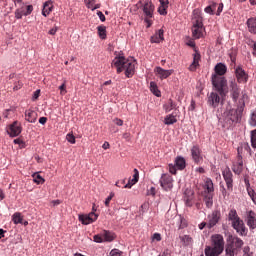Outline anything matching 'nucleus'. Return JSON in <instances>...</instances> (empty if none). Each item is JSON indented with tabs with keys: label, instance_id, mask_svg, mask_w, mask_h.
<instances>
[{
	"label": "nucleus",
	"instance_id": "obj_21",
	"mask_svg": "<svg viewBox=\"0 0 256 256\" xmlns=\"http://www.w3.org/2000/svg\"><path fill=\"white\" fill-rule=\"evenodd\" d=\"M247 225L249 229H256V214L253 211H250L246 218Z\"/></svg>",
	"mask_w": 256,
	"mask_h": 256
},
{
	"label": "nucleus",
	"instance_id": "obj_60",
	"mask_svg": "<svg viewBox=\"0 0 256 256\" xmlns=\"http://www.w3.org/2000/svg\"><path fill=\"white\" fill-rule=\"evenodd\" d=\"M97 15H98L100 21H102V23H104V21H105V15L103 14V12L98 11V12H97Z\"/></svg>",
	"mask_w": 256,
	"mask_h": 256
},
{
	"label": "nucleus",
	"instance_id": "obj_62",
	"mask_svg": "<svg viewBox=\"0 0 256 256\" xmlns=\"http://www.w3.org/2000/svg\"><path fill=\"white\" fill-rule=\"evenodd\" d=\"M39 123L40 125H45V123H47V117H40Z\"/></svg>",
	"mask_w": 256,
	"mask_h": 256
},
{
	"label": "nucleus",
	"instance_id": "obj_10",
	"mask_svg": "<svg viewBox=\"0 0 256 256\" xmlns=\"http://www.w3.org/2000/svg\"><path fill=\"white\" fill-rule=\"evenodd\" d=\"M154 73L158 79H161V81H163L164 79H168V77H171V75H173L174 73V70H165L160 66H156L154 69Z\"/></svg>",
	"mask_w": 256,
	"mask_h": 256
},
{
	"label": "nucleus",
	"instance_id": "obj_49",
	"mask_svg": "<svg viewBox=\"0 0 256 256\" xmlns=\"http://www.w3.org/2000/svg\"><path fill=\"white\" fill-rule=\"evenodd\" d=\"M185 227H187V220L180 216L179 229H185Z\"/></svg>",
	"mask_w": 256,
	"mask_h": 256
},
{
	"label": "nucleus",
	"instance_id": "obj_18",
	"mask_svg": "<svg viewBox=\"0 0 256 256\" xmlns=\"http://www.w3.org/2000/svg\"><path fill=\"white\" fill-rule=\"evenodd\" d=\"M232 171L235 175H241L243 173V157L241 155H238L237 161L233 163Z\"/></svg>",
	"mask_w": 256,
	"mask_h": 256
},
{
	"label": "nucleus",
	"instance_id": "obj_51",
	"mask_svg": "<svg viewBox=\"0 0 256 256\" xmlns=\"http://www.w3.org/2000/svg\"><path fill=\"white\" fill-rule=\"evenodd\" d=\"M33 13V5H28L26 11H24V16L27 17Z\"/></svg>",
	"mask_w": 256,
	"mask_h": 256
},
{
	"label": "nucleus",
	"instance_id": "obj_52",
	"mask_svg": "<svg viewBox=\"0 0 256 256\" xmlns=\"http://www.w3.org/2000/svg\"><path fill=\"white\" fill-rule=\"evenodd\" d=\"M123 255V252H121L119 249H112L110 251V256H121Z\"/></svg>",
	"mask_w": 256,
	"mask_h": 256
},
{
	"label": "nucleus",
	"instance_id": "obj_61",
	"mask_svg": "<svg viewBox=\"0 0 256 256\" xmlns=\"http://www.w3.org/2000/svg\"><path fill=\"white\" fill-rule=\"evenodd\" d=\"M205 13H208L209 15H213L215 12L212 10L211 6H207L204 9Z\"/></svg>",
	"mask_w": 256,
	"mask_h": 256
},
{
	"label": "nucleus",
	"instance_id": "obj_15",
	"mask_svg": "<svg viewBox=\"0 0 256 256\" xmlns=\"http://www.w3.org/2000/svg\"><path fill=\"white\" fill-rule=\"evenodd\" d=\"M98 215L95 212H91L86 215H79V221L82 222V225H91L94 221H97Z\"/></svg>",
	"mask_w": 256,
	"mask_h": 256
},
{
	"label": "nucleus",
	"instance_id": "obj_40",
	"mask_svg": "<svg viewBox=\"0 0 256 256\" xmlns=\"http://www.w3.org/2000/svg\"><path fill=\"white\" fill-rule=\"evenodd\" d=\"M248 123L251 127H256V109L250 113V119Z\"/></svg>",
	"mask_w": 256,
	"mask_h": 256
},
{
	"label": "nucleus",
	"instance_id": "obj_3",
	"mask_svg": "<svg viewBox=\"0 0 256 256\" xmlns=\"http://www.w3.org/2000/svg\"><path fill=\"white\" fill-rule=\"evenodd\" d=\"M227 244L225 247V256H235L239 251H241V247H243L244 242L241 238L237 236H233L231 234L228 235Z\"/></svg>",
	"mask_w": 256,
	"mask_h": 256
},
{
	"label": "nucleus",
	"instance_id": "obj_36",
	"mask_svg": "<svg viewBox=\"0 0 256 256\" xmlns=\"http://www.w3.org/2000/svg\"><path fill=\"white\" fill-rule=\"evenodd\" d=\"M97 30L100 39H107V27L100 25L97 27Z\"/></svg>",
	"mask_w": 256,
	"mask_h": 256
},
{
	"label": "nucleus",
	"instance_id": "obj_30",
	"mask_svg": "<svg viewBox=\"0 0 256 256\" xmlns=\"http://www.w3.org/2000/svg\"><path fill=\"white\" fill-rule=\"evenodd\" d=\"M228 220L233 223H236L237 221H240L241 218H239V215H237V210L231 209L228 213Z\"/></svg>",
	"mask_w": 256,
	"mask_h": 256
},
{
	"label": "nucleus",
	"instance_id": "obj_7",
	"mask_svg": "<svg viewBox=\"0 0 256 256\" xmlns=\"http://www.w3.org/2000/svg\"><path fill=\"white\" fill-rule=\"evenodd\" d=\"M212 247L216 249V251H220L223 253L225 249V240L223 239V235L214 234L211 236Z\"/></svg>",
	"mask_w": 256,
	"mask_h": 256
},
{
	"label": "nucleus",
	"instance_id": "obj_23",
	"mask_svg": "<svg viewBox=\"0 0 256 256\" xmlns=\"http://www.w3.org/2000/svg\"><path fill=\"white\" fill-rule=\"evenodd\" d=\"M25 119L28 123H36L37 121V112L35 110H26Z\"/></svg>",
	"mask_w": 256,
	"mask_h": 256
},
{
	"label": "nucleus",
	"instance_id": "obj_11",
	"mask_svg": "<svg viewBox=\"0 0 256 256\" xmlns=\"http://www.w3.org/2000/svg\"><path fill=\"white\" fill-rule=\"evenodd\" d=\"M232 227L233 229H235L238 235H241V237H247V233L249 231L247 230V227H245V223L243 222V220L240 219L236 222H233Z\"/></svg>",
	"mask_w": 256,
	"mask_h": 256
},
{
	"label": "nucleus",
	"instance_id": "obj_26",
	"mask_svg": "<svg viewBox=\"0 0 256 256\" xmlns=\"http://www.w3.org/2000/svg\"><path fill=\"white\" fill-rule=\"evenodd\" d=\"M51 11H53V1L48 0L43 5L42 15L44 17H47V15H49V13H51Z\"/></svg>",
	"mask_w": 256,
	"mask_h": 256
},
{
	"label": "nucleus",
	"instance_id": "obj_1",
	"mask_svg": "<svg viewBox=\"0 0 256 256\" xmlns=\"http://www.w3.org/2000/svg\"><path fill=\"white\" fill-rule=\"evenodd\" d=\"M135 65H137L135 59L126 58L121 54L116 56L112 61V67L116 68L117 73H123L125 71V75L128 78L135 75Z\"/></svg>",
	"mask_w": 256,
	"mask_h": 256
},
{
	"label": "nucleus",
	"instance_id": "obj_33",
	"mask_svg": "<svg viewBox=\"0 0 256 256\" xmlns=\"http://www.w3.org/2000/svg\"><path fill=\"white\" fill-rule=\"evenodd\" d=\"M180 241L182 245H184L185 247H189V245H192L193 243V238L189 235H183L180 236Z\"/></svg>",
	"mask_w": 256,
	"mask_h": 256
},
{
	"label": "nucleus",
	"instance_id": "obj_32",
	"mask_svg": "<svg viewBox=\"0 0 256 256\" xmlns=\"http://www.w3.org/2000/svg\"><path fill=\"white\" fill-rule=\"evenodd\" d=\"M102 238H103L104 242L107 241L108 243H111V241H113V239H115V234H113V232L104 230L102 232Z\"/></svg>",
	"mask_w": 256,
	"mask_h": 256
},
{
	"label": "nucleus",
	"instance_id": "obj_59",
	"mask_svg": "<svg viewBox=\"0 0 256 256\" xmlns=\"http://www.w3.org/2000/svg\"><path fill=\"white\" fill-rule=\"evenodd\" d=\"M152 239H153V241H161V234L155 233V234L152 236Z\"/></svg>",
	"mask_w": 256,
	"mask_h": 256
},
{
	"label": "nucleus",
	"instance_id": "obj_48",
	"mask_svg": "<svg viewBox=\"0 0 256 256\" xmlns=\"http://www.w3.org/2000/svg\"><path fill=\"white\" fill-rule=\"evenodd\" d=\"M114 197L115 193L111 192L104 202L106 207H109V203H111V199H113Z\"/></svg>",
	"mask_w": 256,
	"mask_h": 256
},
{
	"label": "nucleus",
	"instance_id": "obj_57",
	"mask_svg": "<svg viewBox=\"0 0 256 256\" xmlns=\"http://www.w3.org/2000/svg\"><path fill=\"white\" fill-rule=\"evenodd\" d=\"M113 123H115V125H118V127H122L123 125V120L119 119V118H115L113 120Z\"/></svg>",
	"mask_w": 256,
	"mask_h": 256
},
{
	"label": "nucleus",
	"instance_id": "obj_53",
	"mask_svg": "<svg viewBox=\"0 0 256 256\" xmlns=\"http://www.w3.org/2000/svg\"><path fill=\"white\" fill-rule=\"evenodd\" d=\"M199 59H201V55H199V53L194 54L193 65H199Z\"/></svg>",
	"mask_w": 256,
	"mask_h": 256
},
{
	"label": "nucleus",
	"instance_id": "obj_25",
	"mask_svg": "<svg viewBox=\"0 0 256 256\" xmlns=\"http://www.w3.org/2000/svg\"><path fill=\"white\" fill-rule=\"evenodd\" d=\"M133 179H130L127 184L124 185V189H131L135 183L139 181V170L134 169Z\"/></svg>",
	"mask_w": 256,
	"mask_h": 256
},
{
	"label": "nucleus",
	"instance_id": "obj_19",
	"mask_svg": "<svg viewBox=\"0 0 256 256\" xmlns=\"http://www.w3.org/2000/svg\"><path fill=\"white\" fill-rule=\"evenodd\" d=\"M191 157L194 163H196L197 165H199V163L203 161V156H201V149L199 148V146H193L191 148Z\"/></svg>",
	"mask_w": 256,
	"mask_h": 256
},
{
	"label": "nucleus",
	"instance_id": "obj_43",
	"mask_svg": "<svg viewBox=\"0 0 256 256\" xmlns=\"http://www.w3.org/2000/svg\"><path fill=\"white\" fill-rule=\"evenodd\" d=\"M251 145L256 149V129L251 132Z\"/></svg>",
	"mask_w": 256,
	"mask_h": 256
},
{
	"label": "nucleus",
	"instance_id": "obj_28",
	"mask_svg": "<svg viewBox=\"0 0 256 256\" xmlns=\"http://www.w3.org/2000/svg\"><path fill=\"white\" fill-rule=\"evenodd\" d=\"M249 33L256 35V18H249L246 22Z\"/></svg>",
	"mask_w": 256,
	"mask_h": 256
},
{
	"label": "nucleus",
	"instance_id": "obj_64",
	"mask_svg": "<svg viewBox=\"0 0 256 256\" xmlns=\"http://www.w3.org/2000/svg\"><path fill=\"white\" fill-rule=\"evenodd\" d=\"M252 49H253V56L256 57V42H254L253 46H252Z\"/></svg>",
	"mask_w": 256,
	"mask_h": 256
},
{
	"label": "nucleus",
	"instance_id": "obj_34",
	"mask_svg": "<svg viewBox=\"0 0 256 256\" xmlns=\"http://www.w3.org/2000/svg\"><path fill=\"white\" fill-rule=\"evenodd\" d=\"M174 123H177V118L173 114H169L164 118V124L165 125H174Z\"/></svg>",
	"mask_w": 256,
	"mask_h": 256
},
{
	"label": "nucleus",
	"instance_id": "obj_45",
	"mask_svg": "<svg viewBox=\"0 0 256 256\" xmlns=\"http://www.w3.org/2000/svg\"><path fill=\"white\" fill-rule=\"evenodd\" d=\"M66 141H68V143H71L72 145H75V136L71 133L67 134Z\"/></svg>",
	"mask_w": 256,
	"mask_h": 256
},
{
	"label": "nucleus",
	"instance_id": "obj_42",
	"mask_svg": "<svg viewBox=\"0 0 256 256\" xmlns=\"http://www.w3.org/2000/svg\"><path fill=\"white\" fill-rule=\"evenodd\" d=\"M247 191H248V195H249L250 199L253 201L254 205H256V193H255V190H253L251 188H248Z\"/></svg>",
	"mask_w": 256,
	"mask_h": 256
},
{
	"label": "nucleus",
	"instance_id": "obj_29",
	"mask_svg": "<svg viewBox=\"0 0 256 256\" xmlns=\"http://www.w3.org/2000/svg\"><path fill=\"white\" fill-rule=\"evenodd\" d=\"M163 29H159L156 32V35H153L150 39L151 43H161V41H163L165 38L163 37Z\"/></svg>",
	"mask_w": 256,
	"mask_h": 256
},
{
	"label": "nucleus",
	"instance_id": "obj_63",
	"mask_svg": "<svg viewBox=\"0 0 256 256\" xmlns=\"http://www.w3.org/2000/svg\"><path fill=\"white\" fill-rule=\"evenodd\" d=\"M159 256H171V252L169 250H165L162 254Z\"/></svg>",
	"mask_w": 256,
	"mask_h": 256
},
{
	"label": "nucleus",
	"instance_id": "obj_56",
	"mask_svg": "<svg viewBox=\"0 0 256 256\" xmlns=\"http://www.w3.org/2000/svg\"><path fill=\"white\" fill-rule=\"evenodd\" d=\"M223 13V3L218 4L216 15L219 16Z\"/></svg>",
	"mask_w": 256,
	"mask_h": 256
},
{
	"label": "nucleus",
	"instance_id": "obj_27",
	"mask_svg": "<svg viewBox=\"0 0 256 256\" xmlns=\"http://www.w3.org/2000/svg\"><path fill=\"white\" fill-rule=\"evenodd\" d=\"M174 165L179 171H183V169L187 167V163L185 162V158H183V156H177Z\"/></svg>",
	"mask_w": 256,
	"mask_h": 256
},
{
	"label": "nucleus",
	"instance_id": "obj_20",
	"mask_svg": "<svg viewBox=\"0 0 256 256\" xmlns=\"http://www.w3.org/2000/svg\"><path fill=\"white\" fill-rule=\"evenodd\" d=\"M204 193L205 195H213L215 191V187L213 186V180L211 178H207L204 183Z\"/></svg>",
	"mask_w": 256,
	"mask_h": 256
},
{
	"label": "nucleus",
	"instance_id": "obj_54",
	"mask_svg": "<svg viewBox=\"0 0 256 256\" xmlns=\"http://www.w3.org/2000/svg\"><path fill=\"white\" fill-rule=\"evenodd\" d=\"M39 95H41V90H36V91L33 93L32 101H37V99H39Z\"/></svg>",
	"mask_w": 256,
	"mask_h": 256
},
{
	"label": "nucleus",
	"instance_id": "obj_37",
	"mask_svg": "<svg viewBox=\"0 0 256 256\" xmlns=\"http://www.w3.org/2000/svg\"><path fill=\"white\" fill-rule=\"evenodd\" d=\"M204 202L206 207H208V209L213 207V194H205Z\"/></svg>",
	"mask_w": 256,
	"mask_h": 256
},
{
	"label": "nucleus",
	"instance_id": "obj_50",
	"mask_svg": "<svg viewBox=\"0 0 256 256\" xmlns=\"http://www.w3.org/2000/svg\"><path fill=\"white\" fill-rule=\"evenodd\" d=\"M93 239H94L95 243H104L102 233H101V235H94Z\"/></svg>",
	"mask_w": 256,
	"mask_h": 256
},
{
	"label": "nucleus",
	"instance_id": "obj_5",
	"mask_svg": "<svg viewBox=\"0 0 256 256\" xmlns=\"http://www.w3.org/2000/svg\"><path fill=\"white\" fill-rule=\"evenodd\" d=\"M203 31V20L201 18H197L193 22L192 37L194 39H201V37H203Z\"/></svg>",
	"mask_w": 256,
	"mask_h": 256
},
{
	"label": "nucleus",
	"instance_id": "obj_46",
	"mask_svg": "<svg viewBox=\"0 0 256 256\" xmlns=\"http://www.w3.org/2000/svg\"><path fill=\"white\" fill-rule=\"evenodd\" d=\"M86 7L93 11V7L95 6V0H85Z\"/></svg>",
	"mask_w": 256,
	"mask_h": 256
},
{
	"label": "nucleus",
	"instance_id": "obj_35",
	"mask_svg": "<svg viewBox=\"0 0 256 256\" xmlns=\"http://www.w3.org/2000/svg\"><path fill=\"white\" fill-rule=\"evenodd\" d=\"M150 91L155 95V97H161V91H159V88L157 87V83L150 82Z\"/></svg>",
	"mask_w": 256,
	"mask_h": 256
},
{
	"label": "nucleus",
	"instance_id": "obj_44",
	"mask_svg": "<svg viewBox=\"0 0 256 256\" xmlns=\"http://www.w3.org/2000/svg\"><path fill=\"white\" fill-rule=\"evenodd\" d=\"M24 13H25V10H23V9H17V10L15 11V17H16L17 19H23V15H25Z\"/></svg>",
	"mask_w": 256,
	"mask_h": 256
},
{
	"label": "nucleus",
	"instance_id": "obj_22",
	"mask_svg": "<svg viewBox=\"0 0 256 256\" xmlns=\"http://www.w3.org/2000/svg\"><path fill=\"white\" fill-rule=\"evenodd\" d=\"M214 71L216 73L215 75H218V77H223V75L227 73V66L220 62L216 64Z\"/></svg>",
	"mask_w": 256,
	"mask_h": 256
},
{
	"label": "nucleus",
	"instance_id": "obj_4",
	"mask_svg": "<svg viewBox=\"0 0 256 256\" xmlns=\"http://www.w3.org/2000/svg\"><path fill=\"white\" fill-rule=\"evenodd\" d=\"M212 85L215 88V91L219 93L220 97H225V87H227V80L225 77L213 74Z\"/></svg>",
	"mask_w": 256,
	"mask_h": 256
},
{
	"label": "nucleus",
	"instance_id": "obj_41",
	"mask_svg": "<svg viewBox=\"0 0 256 256\" xmlns=\"http://www.w3.org/2000/svg\"><path fill=\"white\" fill-rule=\"evenodd\" d=\"M33 181L37 183V185H43V183H45V179L37 173L33 174Z\"/></svg>",
	"mask_w": 256,
	"mask_h": 256
},
{
	"label": "nucleus",
	"instance_id": "obj_17",
	"mask_svg": "<svg viewBox=\"0 0 256 256\" xmlns=\"http://www.w3.org/2000/svg\"><path fill=\"white\" fill-rule=\"evenodd\" d=\"M7 133L10 137H19V135H21V126L19 125V122H13V124L9 126Z\"/></svg>",
	"mask_w": 256,
	"mask_h": 256
},
{
	"label": "nucleus",
	"instance_id": "obj_6",
	"mask_svg": "<svg viewBox=\"0 0 256 256\" xmlns=\"http://www.w3.org/2000/svg\"><path fill=\"white\" fill-rule=\"evenodd\" d=\"M222 177L226 183L227 191L231 193L233 191V172L228 166L222 170Z\"/></svg>",
	"mask_w": 256,
	"mask_h": 256
},
{
	"label": "nucleus",
	"instance_id": "obj_31",
	"mask_svg": "<svg viewBox=\"0 0 256 256\" xmlns=\"http://www.w3.org/2000/svg\"><path fill=\"white\" fill-rule=\"evenodd\" d=\"M221 251L216 250L214 247L208 246L205 248V255L206 256H218L221 255Z\"/></svg>",
	"mask_w": 256,
	"mask_h": 256
},
{
	"label": "nucleus",
	"instance_id": "obj_58",
	"mask_svg": "<svg viewBox=\"0 0 256 256\" xmlns=\"http://www.w3.org/2000/svg\"><path fill=\"white\" fill-rule=\"evenodd\" d=\"M151 19H153V17L145 16L144 21H145V23H147V28L151 27V25H152Z\"/></svg>",
	"mask_w": 256,
	"mask_h": 256
},
{
	"label": "nucleus",
	"instance_id": "obj_12",
	"mask_svg": "<svg viewBox=\"0 0 256 256\" xmlns=\"http://www.w3.org/2000/svg\"><path fill=\"white\" fill-rule=\"evenodd\" d=\"M207 103L210 107H213V109H217L221 103V94L217 92H211L208 96Z\"/></svg>",
	"mask_w": 256,
	"mask_h": 256
},
{
	"label": "nucleus",
	"instance_id": "obj_55",
	"mask_svg": "<svg viewBox=\"0 0 256 256\" xmlns=\"http://www.w3.org/2000/svg\"><path fill=\"white\" fill-rule=\"evenodd\" d=\"M57 31H59V27L58 26H54L53 28H51L48 31V35H55L57 33Z\"/></svg>",
	"mask_w": 256,
	"mask_h": 256
},
{
	"label": "nucleus",
	"instance_id": "obj_39",
	"mask_svg": "<svg viewBox=\"0 0 256 256\" xmlns=\"http://www.w3.org/2000/svg\"><path fill=\"white\" fill-rule=\"evenodd\" d=\"M12 221L15 225H19L23 223V218L21 217V213L19 212L14 213L12 216Z\"/></svg>",
	"mask_w": 256,
	"mask_h": 256
},
{
	"label": "nucleus",
	"instance_id": "obj_8",
	"mask_svg": "<svg viewBox=\"0 0 256 256\" xmlns=\"http://www.w3.org/2000/svg\"><path fill=\"white\" fill-rule=\"evenodd\" d=\"M229 89L232 101H234V103H237L241 95V89L239 88V85H237V82L235 80H231L229 82Z\"/></svg>",
	"mask_w": 256,
	"mask_h": 256
},
{
	"label": "nucleus",
	"instance_id": "obj_9",
	"mask_svg": "<svg viewBox=\"0 0 256 256\" xmlns=\"http://www.w3.org/2000/svg\"><path fill=\"white\" fill-rule=\"evenodd\" d=\"M160 185L164 191H171L173 189V177L169 174H162Z\"/></svg>",
	"mask_w": 256,
	"mask_h": 256
},
{
	"label": "nucleus",
	"instance_id": "obj_38",
	"mask_svg": "<svg viewBox=\"0 0 256 256\" xmlns=\"http://www.w3.org/2000/svg\"><path fill=\"white\" fill-rule=\"evenodd\" d=\"M177 108V104H175V102H173L171 99L168 101L167 104L164 105V109L166 111V113H169V111H173V109Z\"/></svg>",
	"mask_w": 256,
	"mask_h": 256
},
{
	"label": "nucleus",
	"instance_id": "obj_14",
	"mask_svg": "<svg viewBox=\"0 0 256 256\" xmlns=\"http://www.w3.org/2000/svg\"><path fill=\"white\" fill-rule=\"evenodd\" d=\"M235 75L238 83H247L249 81V74L243 70L240 66L236 67Z\"/></svg>",
	"mask_w": 256,
	"mask_h": 256
},
{
	"label": "nucleus",
	"instance_id": "obj_24",
	"mask_svg": "<svg viewBox=\"0 0 256 256\" xmlns=\"http://www.w3.org/2000/svg\"><path fill=\"white\" fill-rule=\"evenodd\" d=\"M160 6L158 7L159 15H167L169 9V0H159Z\"/></svg>",
	"mask_w": 256,
	"mask_h": 256
},
{
	"label": "nucleus",
	"instance_id": "obj_13",
	"mask_svg": "<svg viewBox=\"0 0 256 256\" xmlns=\"http://www.w3.org/2000/svg\"><path fill=\"white\" fill-rule=\"evenodd\" d=\"M208 219L209 221L207 227L208 229H213V227H215V225H217L221 219V212L217 210L213 211L212 214L208 216Z\"/></svg>",
	"mask_w": 256,
	"mask_h": 256
},
{
	"label": "nucleus",
	"instance_id": "obj_47",
	"mask_svg": "<svg viewBox=\"0 0 256 256\" xmlns=\"http://www.w3.org/2000/svg\"><path fill=\"white\" fill-rule=\"evenodd\" d=\"M168 169L172 175L177 173V166L175 164H169Z\"/></svg>",
	"mask_w": 256,
	"mask_h": 256
},
{
	"label": "nucleus",
	"instance_id": "obj_2",
	"mask_svg": "<svg viewBox=\"0 0 256 256\" xmlns=\"http://www.w3.org/2000/svg\"><path fill=\"white\" fill-rule=\"evenodd\" d=\"M243 99H245V94L239 100L237 109H227L222 114V120L225 123L224 125H227V127H231L233 123H239L241 121V117H243V111L245 108V100Z\"/></svg>",
	"mask_w": 256,
	"mask_h": 256
},
{
	"label": "nucleus",
	"instance_id": "obj_16",
	"mask_svg": "<svg viewBox=\"0 0 256 256\" xmlns=\"http://www.w3.org/2000/svg\"><path fill=\"white\" fill-rule=\"evenodd\" d=\"M142 11L145 17H153V13H155V5L151 0H147L142 6Z\"/></svg>",
	"mask_w": 256,
	"mask_h": 256
}]
</instances>
